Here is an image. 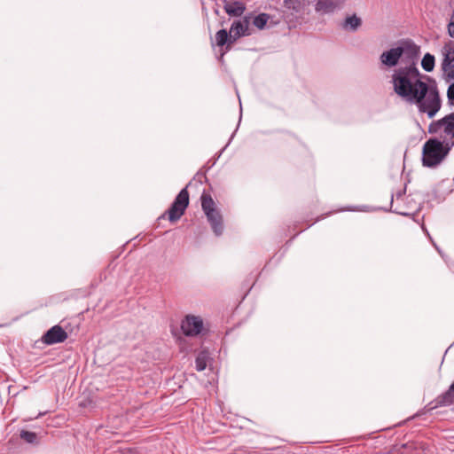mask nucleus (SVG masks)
Listing matches in <instances>:
<instances>
[{"label": "nucleus", "mask_w": 454, "mask_h": 454, "mask_svg": "<svg viewBox=\"0 0 454 454\" xmlns=\"http://www.w3.org/2000/svg\"><path fill=\"white\" fill-rule=\"evenodd\" d=\"M223 8L231 17H240L246 11V4L238 0H223Z\"/></svg>", "instance_id": "9"}, {"label": "nucleus", "mask_w": 454, "mask_h": 454, "mask_svg": "<svg viewBox=\"0 0 454 454\" xmlns=\"http://www.w3.org/2000/svg\"><path fill=\"white\" fill-rule=\"evenodd\" d=\"M188 206L189 192L186 186L179 192L169 208L158 220L165 219L166 215H168L171 223H176L184 215Z\"/></svg>", "instance_id": "5"}, {"label": "nucleus", "mask_w": 454, "mask_h": 454, "mask_svg": "<svg viewBox=\"0 0 454 454\" xmlns=\"http://www.w3.org/2000/svg\"><path fill=\"white\" fill-rule=\"evenodd\" d=\"M323 218H324V215H321V216L317 217V218L316 219L315 223L318 222L320 219H323Z\"/></svg>", "instance_id": "23"}, {"label": "nucleus", "mask_w": 454, "mask_h": 454, "mask_svg": "<svg viewBox=\"0 0 454 454\" xmlns=\"http://www.w3.org/2000/svg\"><path fill=\"white\" fill-rule=\"evenodd\" d=\"M444 73V79L447 82H450L451 80H454V67H450L447 70V72Z\"/></svg>", "instance_id": "20"}, {"label": "nucleus", "mask_w": 454, "mask_h": 454, "mask_svg": "<svg viewBox=\"0 0 454 454\" xmlns=\"http://www.w3.org/2000/svg\"><path fill=\"white\" fill-rule=\"evenodd\" d=\"M452 21H454V11L452 12V13L450 15V19L449 22H452Z\"/></svg>", "instance_id": "22"}, {"label": "nucleus", "mask_w": 454, "mask_h": 454, "mask_svg": "<svg viewBox=\"0 0 454 454\" xmlns=\"http://www.w3.org/2000/svg\"><path fill=\"white\" fill-rule=\"evenodd\" d=\"M448 103L454 106V82L451 83L447 90Z\"/></svg>", "instance_id": "19"}, {"label": "nucleus", "mask_w": 454, "mask_h": 454, "mask_svg": "<svg viewBox=\"0 0 454 454\" xmlns=\"http://www.w3.org/2000/svg\"><path fill=\"white\" fill-rule=\"evenodd\" d=\"M362 24V20L356 15L347 17L343 23V27L351 31H356Z\"/></svg>", "instance_id": "13"}, {"label": "nucleus", "mask_w": 454, "mask_h": 454, "mask_svg": "<svg viewBox=\"0 0 454 454\" xmlns=\"http://www.w3.org/2000/svg\"><path fill=\"white\" fill-rule=\"evenodd\" d=\"M448 33L450 37L454 38V21L449 22L448 24Z\"/></svg>", "instance_id": "21"}, {"label": "nucleus", "mask_w": 454, "mask_h": 454, "mask_svg": "<svg viewBox=\"0 0 454 454\" xmlns=\"http://www.w3.org/2000/svg\"><path fill=\"white\" fill-rule=\"evenodd\" d=\"M428 132L437 137L428 139L423 145L422 163L427 168L438 166L454 145V112L429 124Z\"/></svg>", "instance_id": "2"}, {"label": "nucleus", "mask_w": 454, "mask_h": 454, "mask_svg": "<svg viewBox=\"0 0 454 454\" xmlns=\"http://www.w3.org/2000/svg\"><path fill=\"white\" fill-rule=\"evenodd\" d=\"M200 200L202 210L215 236H221L223 232V218L220 209L216 207L211 195L206 192L201 194Z\"/></svg>", "instance_id": "4"}, {"label": "nucleus", "mask_w": 454, "mask_h": 454, "mask_svg": "<svg viewBox=\"0 0 454 454\" xmlns=\"http://www.w3.org/2000/svg\"><path fill=\"white\" fill-rule=\"evenodd\" d=\"M233 43H234V42H231V34L226 29H220L219 31L216 32L215 44L222 48L225 46V50L222 53V56H221L222 58L227 51H229L231 50V44H233Z\"/></svg>", "instance_id": "11"}, {"label": "nucleus", "mask_w": 454, "mask_h": 454, "mask_svg": "<svg viewBox=\"0 0 454 454\" xmlns=\"http://www.w3.org/2000/svg\"><path fill=\"white\" fill-rule=\"evenodd\" d=\"M20 435L27 443H37V434L34 432L21 430Z\"/></svg>", "instance_id": "17"}, {"label": "nucleus", "mask_w": 454, "mask_h": 454, "mask_svg": "<svg viewBox=\"0 0 454 454\" xmlns=\"http://www.w3.org/2000/svg\"><path fill=\"white\" fill-rule=\"evenodd\" d=\"M422 68L427 72H431L434 67V57L430 53H426L421 60Z\"/></svg>", "instance_id": "14"}, {"label": "nucleus", "mask_w": 454, "mask_h": 454, "mask_svg": "<svg viewBox=\"0 0 454 454\" xmlns=\"http://www.w3.org/2000/svg\"><path fill=\"white\" fill-rule=\"evenodd\" d=\"M270 19V15L267 13H260L253 20V24L258 29H263Z\"/></svg>", "instance_id": "15"}, {"label": "nucleus", "mask_w": 454, "mask_h": 454, "mask_svg": "<svg viewBox=\"0 0 454 454\" xmlns=\"http://www.w3.org/2000/svg\"><path fill=\"white\" fill-rule=\"evenodd\" d=\"M339 8V3L335 0H318L316 4V11L322 14L333 13Z\"/></svg>", "instance_id": "12"}, {"label": "nucleus", "mask_w": 454, "mask_h": 454, "mask_svg": "<svg viewBox=\"0 0 454 454\" xmlns=\"http://www.w3.org/2000/svg\"><path fill=\"white\" fill-rule=\"evenodd\" d=\"M443 59L442 62V70L447 72L450 67H454V41H449L442 48Z\"/></svg>", "instance_id": "10"}, {"label": "nucleus", "mask_w": 454, "mask_h": 454, "mask_svg": "<svg viewBox=\"0 0 454 454\" xmlns=\"http://www.w3.org/2000/svg\"><path fill=\"white\" fill-rule=\"evenodd\" d=\"M203 328V321L200 317L186 316L182 321L181 329L186 336H196Z\"/></svg>", "instance_id": "6"}, {"label": "nucleus", "mask_w": 454, "mask_h": 454, "mask_svg": "<svg viewBox=\"0 0 454 454\" xmlns=\"http://www.w3.org/2000/svg\"><path fill=\"white\" fill-rule=\"evenodd\" d=\"M250 17H244L242 20H235L231 27L230 34L231 42H236L239 37L249 35Z\"/></svg>", "instance_id": "8"}, {"label": "nucleus", "mask_w": 454, "mask_h": 454, "mask_svg": "<svg viewBox=\"0 0 454 454\" xmlns=\"http://www.w3.org/2000/svg\"><path fill=\"white\" fill-rule=\"evenodd\" d=\"M284 5L286 9L292 10L294 12H299L301 10L300 0H285Z\"/></svg>", "instance_id": "18"}, {"label": "nucleus", "mask_w": 454, "mask_h": 454, "mask_svg": "<svg viewBox=\"0 0 454 454\" xmlns=\"http://www.w3.org/2000/svg\"><path fill=\"white\" fill-rule=\"evenodd\" d=\"M417 62L396 68L392 76L394 92L410 104H415L420 113L427 114L433 118L440 110L442 103L435 82L429 85L422 78L431 79L423 75L418 67Z\"/></svg>", "instance_id": "1"}, {"label": "nucleus", "mask_w": 454, "mask_h": 454, "mask_svg": "<svg viewBox=\"0 0 454 454\" xmlns=\"http://www.w3.org/2000/svg\"><path fill=\"white\" fill-rule=\"evenodd\" d=\"M68 337L67 333L59 325L50 328L43 336L42 341L46 345H54L64 342Z\"/></svg>", "instance_id": "7"}, {"label": "nucleus", "mask_w": 454, "mask_h": 454, "mask_svg": "<svg viewBox=\"0 0 454 454\" xmlns=\"http://www.w3.org/2000/svg\"><path fill=\"white\" fill-rule=\"evenodd\" d=\"M423 413H425V411L419 412V413L416 414V417H419V416H420Z\"/></svg>", "instance_id": "24"}, {"label": "nucleus", "mask_w": 454, "mask_h": 454, "mask_svg": "<svg viewBox=\"0 0 454 454\" xmlns=\"http://www.w3.org/2000/svg\"><path fill=\"white\" fill-rule=\"evenodd\" d=\"M207 364V354L206 352H200L196 359H195V364L196 369L199 372H201L206 369Z\"/></svg>", "instance_id": "16"}, {"label": "nucleus", "mask_w": 454, "mask_h": 454, "mask_svg": "<svg viewBox=\"0 0 454 454\" xmlns=\"http://www.w3.org/2000/svg\"><path fill=\"white\" fill-rule=\"evenodd\" d=\"M420 48L411 39H404L399 42V45L383 51L380 57L382 65L393 67H395L400 59L406 66L417 62Z\"/></svg>", "instance_id": "3"}]
</instances>
